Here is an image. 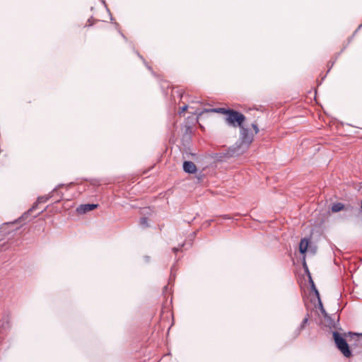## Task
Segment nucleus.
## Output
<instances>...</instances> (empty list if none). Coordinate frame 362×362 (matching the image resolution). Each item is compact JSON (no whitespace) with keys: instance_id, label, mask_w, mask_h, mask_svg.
I'll return each instance as SVG.
<instances>
[{"instance_id":"f257e3e1","label":"nucleus","mask_w":362,"mask_h":362,"mask_svg":"<svg viewBox=\"0 0 362 362\" xmlns=\"http://www.w3.org/2000/svg\"><path fill=\"white\" fill-rule=\"evenodd\" d=\"M359 333L348 332L344 333H340L335 330L332 332V338L335 344L336 348L341 353V354L346 358H349L353 356V351L351 349L349 344L348 343L346 337H358Z\"/></svg>"},{"instance_id":"f03ea898","label":"nucleus","mask_w":362,"mask_h":362,"mask_svg":"<svg viewBox=\"0 0 362 362\" xmlns=\"http://www.w3.org/2000/svg\"><path fill=\"white\" fill-rule=\"evenodd\" d=\"M245 120L246 117L242 112L231 108L225 117L226 124L233 127H242Z\"/></svg>"},{"instance_id":"7ed1b4c3","label":"nucleus","mask_w":362,"mask_h":362,"mask_svg":"<svg viewBox=\"0 0 362 362\" xmlns=\"http://www.w3.org/2000/svg\"><path fill=\"white\" fill-rule=\"evenodd\" d=\"M247 149L248 148H247V146H244L238 141H237L226 151L229 155V157L231 158L240 156V155L243 154Z\"/></svg>"},{"instance_id":"20e7f679","label":"nucleus","mask_w":362,"mask_h":362,"mask_svg":"<svg viewBox=\"0 0 362 362\" xmlns=\"http://www.w3.org/2000/svg\"><path fill=\"white\" fill-rule=\"evenodd\" d=\"M239 128L240 130V137L238 141L243 145L247 146V148H248L250 144L253 141V134L250 132L249 128L244 127V124L242 125V127Z\"/></svg>"},{"instance_id":"39448f33","label":"nucleus","mask_w":362,"mask_h":362,"mask_svg":"<svg viewBox=\"0 0 362 362\" xmlns=\"http://www.w3.org/2000/svg\"><path fill=\"white\" fill-rule=\"evenodd\" d=\"M51 197L52 196L50 193L48 195L39 197L37 199V202L33 204V206L31 208H30L27 211H25L21 217H19L18 221H30L31 218L28 219V217L30 215V213L37 207L38 204L47 202Z\"/></svg>"},{"instance_id":"423d86ee","label":"nucleus","mask_w":362,"mask_h":362,"mask_svg":"<svg viewBox=\"0 0 362 362\" xmlns=\"http://www.w3.org/2000/svg\"><path fill=\"white\" fill-rule=\"evenodd\" d=\"M230 108H226V107H214V108H210V109H204L203 110H196L194 112H192L193 115H195L197 116L196 120L197 121L199 119V117H200L204 112H216V113H221L225 115L226 117L228 111Z\"/></svg>"},{"instance_id":"0eeeda50","label":"nucleus","mask_w":362,"mask_h":362,"mask_svg":"<svg viewBox=\"0 0 362 362\" xmlns=\"http://www.w3.org/2000/svg\"><path fill=\"white\" fill-rule=\"evenodd\" d=\"M14 223V222L4 223L0 226V241L4 240L6 236L9 235L17 229V228L14 229L8 228L9 227H13Z\"/></svg>"},{"instance_id":"6e6552de","label":"nucleus","mask_w":362,"mask_h":362,"mask_svg":"<svg viewBox=\"0 0 362 362\" xmlns=\"http://www.w3.org/2000/svg\"><path fill=\"white\" fill-rule=\"evenodd\" d=\"M354 209V207L353 206L350 204L346 206L342 202H335L332 205L330 208V211L332 213H338L343 210H345L346 211H352Z\"/></svg>"},{"instance_id":"1a4fd4ad","label":"nucleus","mask_w":362,"mask_h":362,"mask_svg":"<svg viewBox=\"0 0 362 362\" xmlns=\"http://www.w3.org/2000/svg\"><path fill=\"white\" fill-rule=\"evenodd\" d=\"M98 206H99L98 204H93V203H87V204H80L76 208V212L78 214H85L87 212L91 211L97 209Z\"/></svg>"},{"instance_id":"9d476101","label":"nucleus","mask_w":362,"mask_h":362,"mask_svg":"<svg viewBox=\"0 0 362 362\" xmlns=\"http://www.w3.org/2000/svg\"><path fill=\"white\" fill-rule=\"evenodd\" d=\"M310 238L308 237H305L301 238L299 243V252L302 255V258L305 259L306 257V253L308 250V247L310 245Z\"/></svg>"},{"instance_id":"9b49d317","label":"nucleus","mask_w":362,"mask_h":362,"mask_svg":"<svg viewBox=\"0 0 362 362\" xmlns=\"http://www.w3.org/2000/svg\"><path fill=\"white\" fill-rule=\"evenodd\" d=\"M182 168L183 171L189 175L196 174L198 171L197 165L191 160H185Z\"/></svg>"},{"instance_id":"f8f14e48","label":"nucleus","mask_w":362,"mask_h":362,"mask_svg":"<svg viewBox=\"0 0 362 362\" xmlns=\"http://www.w3.org/2000/svg\"><path fill=\"white\" fill-rule=\"evenodd\" d=\"M211 158L214 160V162L220 163L226 162L230 158L228 154L227 151L224 152L214 153L211 155Z\"/></svg>"},{"instance_id":"ddd939ff","label":"nucleus","mask_w":362,"mask_h":362,"mask_svg":"<svg viewBox=\"0 0 362 362\" xmlns=\"http://www.w3.org/2000/svg\"><path fill=\"white\" fill-rule=\"evenodd\" d=\"M325 319L327 322L328 326H329V327L330 329L334 328L336 329H340V330L341 329V328L340 327H339V316L337 317V322H335V320L332 317V316L329 314L326 315L325 317Z\"/></svg>"},{"instance_id":"4468645a","label":"nucleus","mask_w":362,"mask_h":362,"mask_svg":"<svg viewBox=\"0 0 362 362\" xmlns=\"http://www.w3.org/2000/svg\"><path fill=\"white\" fill-rule=\"evenodd\" d=\"M64 186H65L64 184H62V183L59 184L50 192L52 197H54L55 195L59 197V199L56 201V202H59L63 199V193L62 192L58 191V189H59L62 187H64Z\"/></svg>"},{"instance_id":"2eb2a0df","label":"nucleus","mask_w":362,"mask_h":362,"mask_svg":"<svg viewBox=\"0 0 362 362\" xmlns=\"http://www.w3.org/2000/svg\"><path fill=\"white\" fill-rule=\"evenodd\" d=\"M308 283L310 287V291L316 296L317 300L320 298V292L317 290L313 279H310V281H308Z\"/></svg>"},{"instance_id":"dca6fc26","label":"nucleus","mask_w":362,"mask_h":362,"mask_svg":"<svg viewBox=\"0 0 362 362\" xmlns=\"http://www.w3.org/2000/svg\"><path fill=\"white\" fill-rule=\"evenodd\" d=\"M308 322L309 321L308 320V318L304 317L300 325L295 330L296 334L298 335L300 333V332L305 329V326L308 325Z\"/></svg>"},{"instance_id":"f3484780","label":"nucleus","mask_w":362,"mask_h":362,"mask_svg":"<svg viewBox=\"0 0 362 362\" xmlns=\"http://www.w3.org/2000/svg\"><path fill=\"white\" fill-rule=\"evenodd\" d=\"M10 322L7 317L5 321L0 325V334L6 332L10 329Z\"/></svg>"},{"instance_id":"a211bd4d","label":"nucleus","mask_w":362,"mask_h":362,"mask_svg":"<svg viewBox=\"0 0 362 362\" xmlns=\"http://www.w3.org/2000/svg\"><path fill=\"white\" fill-rule=\"evenodd\" d=\"M302 266H303L304 272H305V275L308 277V281H310V279H313V278H312V276H311V273L310 272V270H309L308 267L307 265V263H306V261H305V259L302 258Z\"/></svg>"},{"instance_id":"6ab92c4d","label":"nucleus","mask_w":362,"mask_h":362,"mask_svg":"<svg viewBox=\"0 0 362 362\" xmlns=\"http://www.w3.org/2000/svg\"><path fill=\"white\" fill-rule=\"evenodd\" d=\"M316 307L320 310L321 314L323 315L324 317L328 315V313H327L326 310L324 308L321 298H319L317 300V304Z\"/></svg>"},{"instance_id":"aec40b11","label":"nucleus","mask_w":362,"mask_h":362,"mask_svg":"<svg viewBox=\"0 0 362 362\" xmlns=\"http://www.w3.org/2000/svg\"><path fill=\"white\" fill-rule=\"evenodd\" d=\"M134 52H135V54L142 60L143 63L144 64V65L146 66V68L151 71L152 72L153 74H155V73L153 72V71L152 70V67L151 66H149L148 64V63L146 62V59L144 58V57L142 55L140 54V53L136 50L134 48Z\"/></svg>"},{"instance_id":"412c9836","label":"nucleus","mask_w":362,"mask_h":362,"mask_svg":"<svg viewBox=\"0 0 362 362\" xmlns=\"http://www.w3.org/2000/svg\"><path fill=\"white\" fill-rule=\"evenodd\" d=\"M148 220V218L145 217V216L140 218V220H139L140 226L144 228H148L149 226Z\"/></svg>"},{"instance_id":"4be33fe9","label":"nucleus","mask_w":362,"mask_h":362,"mask_svg":"<svg viewBox=\"0 0 362 362\" xmlns=\"http://www.w3.org/2000/svg\"><path fill=\"white\" fill-rule=\"evenodd\" d=\"M195 177L198 182H200L205 177V175L202 171H199L197 174H196Z\"/></svg>"},{"instance_id":"5701e85b","label":"nucleus","mask_w":362,"mask_h":362,"mask_svg":"<svg viewBox=\"0 0 362 362\" xmlns=\"http://www.w3.org/2000/svg\"><path fill=\"white\" fill-rule=\"evenodd\" d=\"M101 1H102V3H103V4L105 6V9H106L107 12L109 13V15H110V21H111V22H112V23H113L114 18H113V17H112V14H111L110 10L108 8V7H107V4H106V3H105V0H101Z\"/></svg>"},{"instance_id":"b1692460","label":"nucleus","mask_w":362,"mask_h":362,"mask_svg":"<svg viewBox=\"0 0 362 362\" xmlns=\"http://www.w3.org/2000/svg\"><path fill=\"white\" fill-rule=\"evenodd\" d=\"M189 106L187 105H185L180 107V110L178 112V114L181 115L182 113H184L188 109Z\"/></svg>"},{"instance_id":"393cba45","label":"nucleus","mask_w":362,"mask_h":362,"mask_svg":"<svg viewBox=\"0 0 362 362\" xmlns=\"http://www.w3.org/2000/svg\"><path fill=\"white\" fill-rule=\"evenodd\" d=\"M252 128L255 131V134H257L259 132V127L256 122H253L252 124Z\"/></svg>"},{"instance_id":"a878e982","label":"nucleus","mask_w":362,"mask_h":362,"mask_svg":"<svg viewBox=\"0 0 362 362\" xmlns=\"http://www.w3.org/2000/svg\"><path fill=\"white\" fill-rule=\"evenodd\" d=\"M346 45H345L342 49L339 52H337L335 54V58L334 60L337 61L338 57L341 55V54L346 49Z\"/></svg>"},{"instance_id":"bb28decb","label":"nucleus","mask_w":362,"mask_h":362,"mask_svg":"<svg viewBox=\"0 0 362 362\" xmlns=\"http://www.w3.org/2000/svg\"><path fill=\"white\" fill-rule=\"evenodd\" d=\"M349 345H350L351 349H352V347L360 346L359 343H358V339L357 338L354 339V343H351Z\"/></svg>"},{"instance_id":"cd10ccee","label":"nucleus","mask_w":362,"mask_h":362,"mask_svg":"<svg viewBox=\"0 0 362 362\" xmlns=\"http://www.w3.org/2000/svg\"><path fill=\"white\" fill-rule=\"evenodd\" d=\"M356 338L358 339V343H359L360 347H362V333H359Z\"/></svg>"},{"instance_id":"c85d7f7f","label":"nucleus","mask_w":362,"mask_h":362,"mask_svg":"<svg viewBox=\"0 0 362 362\" xmlns=\"http://www.w3.org/2000/svg\"><path fill=\"white\" fill-rule=\"evenodd\" d=\"M184 243H182L181 245H180L179 247H173V251L175 253H177L183 246H184Z\"/></svg>"},{"instance_id":"c756f323","label":"nucleus","mask_w":362,"mask_h":362,"mask_svg":"<svg viewBox=\"0 0 362 362\" xmlns=\"http://www.w3.org/2000/svg\"><path fill=\"white\" fill-rule=\"evenodd\" d=\"M93 16H91L88 20V25L87 26H92L93 25Z\"/></svg>"},{"instance_id":"7c9ffc66","label":"nucleus","mask_w":362,"mask_h":362,"mask_svg":"<svg viewBox=\"0 0 362 362\" xmlns=\"http://www.w3.org/2000/svg\"><path fill=\"white\" fill-rule=\"evenodd\" d=\"M47 206H46L44 209L41 210L38 214H37L36 215L33 216V218H36L40 214H41L42 213H43L46 209H47Z\"/></svg>"},{"instance_id":"2f4dec72","label":"nucleus","mask_w":362,"mask_h":362,"mask_svg":"<svg viewBox=\"0 0 362 362\" xmlns=\"http://www.w3.org/2000/svg\"><path fill=\"white\" fill-rule=\"evenodd\" d=\"M335 60H334L333 62H329V63H331V64H329V69L327 70V73L330 71V69H332V67L333 66V65L335 63Z\"/></svg>"},{"instance_id":"473e14b6","label":"nucleus","mask_w":362,"mask_h":362,"mask_svg":"<svg viewBox=\"0 0 362 362\" xmlns=\"http://www.w3.org/2000/svg\"><path fill=\"white\" fill-rule=\"evenodd\" d=\"M354 34H353L351 36H350L349 38H348V42H347V45L346 46L352 41V40L354 39Z\"/></svg>"},{"instance_id":"72a5a7b5","label":"nucleus","mask_w":362,"mask_h":362,"mask_svg":"<svg viewBox=\"0 0 362 362\" xmlns=\"http://www.w3.org/2000/svg\"><path fill=\"white\" fill-rule=\"evenodd\" d=\"M119 33L120 34V35L123 37V39L125 40V41H127V37L120 31L119 30Z\"/></svg>"},{"instance_id":"f704fd0d","label":"nucleus","mask_w":362,"mask_h":362,"mask_svg":"<svg viewBox=\"0 0 362 362\" xmlns=\"http://www.w3.org/2000/svg\"><path fill=\"white\" fill-rule=\"evenodd\" d=\"M197 235V232H193L190 234V237L192 238V240Z\"/></svg>"},{"instance_id":"c9c22d12","label":"nucleus","mask_w":362,"mask_h":362,"mask_svg":"<svg viewBox=\"0 0 362 362\" xmlns=\"http://www.w3.org/2000/svg\"><path fill=\"white\" fill-rule=\"evenodd\" d=\"M305 317H307V318H308V320L309 321L310 317V315L309 313H306V315H305Z\"/></svg>"},{"instance_id":"e433bc0d","label":"nucleus","mask_w":362,"mask_h":362,"mask_svg":"<svg viewBox=\"0 0 362 362\" xmlns=\"http://www.w3.org/2000/svg\"><path fill=\"white\" fill-rule=\"evenodd\" d=\"M361 28H362V23L358 25V27L356 30V32H358Z\"/></svg>"},{"instance_id":"4c0bfd02","label":"nucleus","mask_w":362,"mask_h":362,"mask_svg":"<svg viewBox=\"0 0 362 362\" xmlns=\"http://www.w3.org/2000/svg\"><path fill=\"white\" fill-rule=\"evenodd\" d=\"M167 289H168V286H165L163 287V292H164V291H167Z\"/></svg>"},{"instance_id":"58836bf2","label":"nucleus","mask_w":362,"mask_h":362,"mask_svg":"<svg viewBox=\"0 0 362 362\" xmlns=\"http://www.w3.org/2000/svg\"><path fill=\"white\" fill-rule=\"evenodd\" d=\"M149 258H150V257H149L148 256H146V257H145V259H146V260L147 262H148Z\"/></svg>"},{"instance_id":"ea45409f","label":"nucleus","mask_w":362,"mask_h":362,"mask_svg":"<svg viewBox=\"0 0 362 362\" xmlns=\"http://www.w3.org/2000/svg\"><path fill=\"white\" fill-rule=\"evenodd\" d=\"M311 251H312L313 253H315V248H314V249H311Z\"/></svg>"},{"instance_id":"a19ab883","label":"nucleus","mask_w":362,"mask_h":362,"mask_svg":"<svg viewBox=\"0 0 362 362\" xmlns=\"http://www.w3.org/2000/svg\"><path fill=\"white\" fill-rule=\"evenodd\" d=\"M114 23L115 24V25H116L117 27H118V26H119V24H118L117 23H115V22Z\"/></svg>"},{"instance_id":"79ce46f5","label":"nucleus","mask_w":362,"mask_h":362,"mask_svg":"<svg viewBox=\"0 0 362 362\" xmlns=\"http://www.w3.org/2000/svg\"><path fill=\"white\" fill-rule=\"evenodd\" d=\"M325 77H326V75H325V76L322 77V80L323 81V80L325 78Z\"/></svg>"},{"instance_id":"37998d69","label":"nucleus","mask_w":362,"mask_h":362,"mask_svg":"<svg viewBox=\"0 0 362 362\" xmlns=\"http://www.w3.org/2000/svg\"><path fill=\"white\" fill-rule=\"evenodd\" d=\"M354 35L357 34V32H356V30L354 31Z\"/></svg>"},{"instance_id":"c03bdc74","label":"nucleus","mask_w":362,"mask_h":362,"mask_svg":"<svg viewBox=\"0 0 362 362\" xmlns=\"http://www.w3.org/2000/svg\"><path fill=\"white\" fill-rule=\"evenodd\" d=\"M354 35L357 34V32H356V30L354 31Z\"/></svg>"},{"instance_id":"a18cd8bd","label":"nucleus","mask_w":362,"mask_h":362,"mask_svg":"<svg viewBox=\"0 0 362 362\" xmlns=\"http://www.w3.org/2000/svg\"><path fill=\"white\" fill-rule=\"evenodd\" d=\"M190 129H191V127H187V130Z\"/></svg>"}]
</instances>
